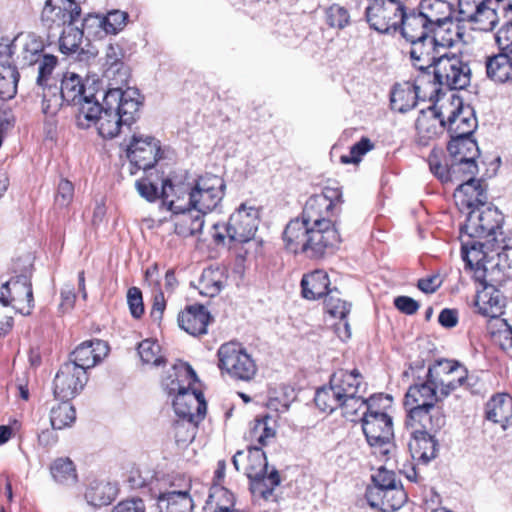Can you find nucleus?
I'll list each match as a JSON object with an SVG mask.
<instances>
[{"mask_svg": "<svg viewBox=\"0 0 512 512\" xmlns=\"http://www.w3.org/2000/svg\"><path fill=\"white\" fill-rule=\"evenodd\" d=\"M342 202L339 188L325 187L320 194L310 196L301 216L292 219L285 227V248L309 258H321L336 248L341 239L332 218L339 213L338 206Z\"/></svg>", "mask_w": 512, "mask_h": 512, "instance_id": "1", "label": "nucleus"}, {"mask_svg": "<svg viewBox=\"0 0 512 512\" xmlns=\"http://www.w3.org/2000/svg\"><path fill=\"white\" fill-rule=\"evenodd\" d=\"M102 102L97 98V110H92L91 119H84L87 123L80 128H89L92 124L97 126L101 137L112 139L116 137L121 128L131 126L139 113L142 100L138 89L127 87H110L101 93Z\"/></svg>", "mask_w": 512, "mask_h": 512, "instance_id": "2", "label": "nucleus"}, {"mask_svg": "<svg viewBox=\"0 0 512 512\" xmlns=\"http://www.w3.org/2000/svg\"><path fill=\"white\" fill-rule=\"evenodd\" d=\"M198 377L193 368L181 362L163 380L162 386L169 395H175L173 408L178 419L202 421L206 414V401L201 391L193 388Z\"/></svg>", "mask_w": 512, "mask_h": 512, "instance_id": "3", "label": "nucleus"}, {"mask_svg": "<svg viewBox=\"0 0 512 512\" xmlns=\"http://www.w3.org/2000/svg\"><path fill=\"white\" fill-rule=\"evenodd\" d=\"M441 388L432 383L427 376L425 382L411 386L406 395L404 405L408 410L406 425H421L428 429H442L446 418L435 403L442 400Z\"/></svg>", "mask_w": 512, "mask_h": 512, "instance_id": "4", "label": "nucleus"}, {"mask_svg": "<svg viewBox=\"0 0 512 512\" xmlns=\"http://www.w3.org/2000/svg\"><path fill=\"white\" fill-rule=\"evenodd\" d=\"M447 37L439 32L425 37V39L415 40L411 43L410 58L415 68L419 70L417 81L422 83L426 80L431 81L432 70L436 66V62L443 55L441 50H445L455 44L456 38L461 39L462 33L459 27L453 33L449 27L446 30Z\"/></svg>", "mask_w": 512, "mask_h": 512, "instance_id": "5", "label": "nucleus"}, {"mask_svg": "<svg viewBox=\"0 0 512 512\" xmlns=\"http://www.w3.org/2000/svg\"><path fill=\"white\" fill-rule=\"evenodd\" d=\"M431 72V81L426 80L427 85L431 87V95H439L440 87H447L450 90L464 89L471 81L468 63L456 54L449 55L444 52Z\"/></svg>", "mask_w": 512, "mask_h": 512, "instance_id": "6", "label": "nucleus"}, {"mask_svg": "<svg viewBox=\"0 0 512 512\" xmlns=\"http://www.w3.org/2000/svg\"><path fill=\"white\" fill-rule=\"evenodd\" d=\"M62 100L68 105L76 108L77 126H85L84 119H91V111L97 110V93L94 89L86 88L82 79L75 73H66L61 81L60 92L58 93Z\"/></svg>", "mask_w": 512, "mask_h": 512, "instance_id": "7", "label": "nucleus"}, {"mask_svg": "<svg viewBox=\"0 0 512 512\" xmlns=\"http://www.w3.org/2000/svg\"><path fill=\"white\" fill-rule=\"evenodd\" d=\"M502 223L503 215L496 207L486 204L472 209L461 227V241L487 238V245L496 240L498 232L501 233Z\"/></svg>", "mask_w": 512, "mask_h": 512, "instance_id": "8", "label": "nucleus"}, {"mask_svg": "<svg viewBox=\"0 0 512 512\" xmlns=\"http://www.w3.org/2000/svg\"><path fill=\"white\" fill-rule=\"evenodd\" d=\"M362 430L368 444L375 454L388 456L393 448V422L391 416L368 407V412H362Z\"/></svg>", "mask_w": 512, "mask_h": 512, "instance_id": "9", "label": "nucleus"}, {"mask_svg": "<svg viewBox=\"0 0 512 512\" xmlns=\"http://www.w3.org/2000/svg\"><path fill=\"white\" fill-rule=\"evenodd\" d=\"M442 99V117L446 120V128L450 137L472 136L477 128L474 109L464 105L462 98L451 93Z\"/></svg>", "mask_w": 512, "mask_h": 512, "instance_id": "10", "label": "nucleus"}, {"mask_svg": "<svg viewBox=\"0 0 512 512\" xmlns=\"http://www.w3.org/2000/svg\"><path fill=\"white\" fill-rule=\"evenodd\" d=\"M175 185L170 179H165L162 182L161 199L163 205L167 206V209L174 214H181V216L175 221L174 232L182 237L193 236L201 232L204 221L203 216L197 212L194 214V210L190 208L186 203L178 204L180 196H177V200L169 199L174 196Z\"/></svg>", "mask_w": 512, "mask_h": 512, "instance_id": "11", "label": "nucleus"}, {"mask_svg": "<svg viewBox=\"0 0 512 512\" xmlns=\"http://www.w3.org/2000/svg\"><path fill=\"white\" fill-rule=\"evenodd\" d=\"M404 12L400 0H374L365 8V17L372 29L388 33L399 29Z\"/></svg>", "mask_w": 512, "mask_h": 512, "instance_id": "12", "label": "nucleus"}, {"mask_svg": "<svg viewBox=\"0 0 512 512\" xmlns=\"http://www.w3.org/2000/svg\"><path fill=\"white\" fill-rule=\"evenodd\" d=\"M259 221V209L244 202L230 215L226 223V234L234 245L247 244L254 238Z\"/></svg>", "mask_w": 512, "mask_h": 512, "instance_id": "13", "label": "nucleus"}, {"mask_svg": "<svg viewBox=\"0 0 512 512\" xmlns=\"http://www.w3.org/2000/svg\"><path fill=\"white\" fill-rule=\"evenodd\" d=\"M31 268L32 265L29 263L21 274L5 282L0 291V294L5 292V298L9 301L7 304H3V306L13 304L16 312L24 316L30 315L34 308Z\"/></svg>", "mask_w": 512, "mask_h": 512, "instance_id": "14", "label": "nucleus"}, {"mask_svg": "<svg viewBox=\"0 0 512 512\" xmlns=\"http://www.w3.org/2000/svg\"><path fill=\"white\" fill-rule=\"evenodd\" d=\"M427 376L441 388V396L447 397L464 384L467 370L456 361L442 359L429 367Z\"/></svg>", "mask_w": 512, "mask_h": 512, "instance_id": "15", "label": "nucleus"}, {"mask_svg": "<svg viewBox=\"0 0 512 512\" xmlns=\"http://www.w3.org/2000/svg\"><path fill=\"white\" fill-rule=\"evenodd\" d=\"M126 154L136 168L151 169L160 158V142L149 135L133 134L127 145Z\"/></svg>", "mask_w": 512, "mask_h": 512, "instance_id": "16", "label": "nucleus"}, {"mask_svg": "<svg viewBox=\"0 0 512 512\" xmlns=\"http://www.w3.org/2000/svg\"><path fill=\"white\" fill-rule=\"evenodd\" d=\"M81 14L79 3L71 0H46L41 13L43 25L51 32L74 24Z\"/></svg>", "mask_w": 512, "mask_h": 512, "instance_id": "17", "label": "nucleus"}, {"mask_svg": "<svg viewBox=\"0 0 512 512\" xmlns=\"http://www.w3.org/2000/svg\"><path fill=\"white\" fill-rule=\"evenodd\" d=\"M87 380L84 370L65 362L54 378V395L62 400H70L84 388Z\"/></svg>", "mask_w": 512, "mask_h": 512, "instance_id": "18", "label": "nucleus"}, {"mask_svg": "<svg viewBox=\"0 0 512 512\" xmlns=\"http://www.w3.org/2000/svg\"><path fill=\"white\" fill-rule=\"evenodd\" d=\"M226 373L242 381H250L257 373L254 359L238 342L226 343Z\"/></svg>", "mask_w": 512, "mask_h": 512, "instance_id": "19", "label": "nucleus"}, {"mask_svg": "<svg viewBox=\"0 0 512 512\" xmlns=\"http://www.w3.org/2000/svg\"><path fill=\"white\" fill-rule=\"evenodd\" d=\"M407 427L412 429L413 438L409 443L412 457L423 464H427L436 458L439 446L436 433L441 429L423 428L420 424L415 426L407 425Z\"/></svg>", "mask_w": 512, "mask_h": 512, "instance_id": "20", "label": "nucleus"}, {"mask_svg": "<svg viewBox=\"0 0 512 512\" xmlns=\"http://www.w3.org/2000/svg\"><path fill=\"white\" fill-rule=\"evenodd\" d=\"M455 203L460 211L467 213L478 207H485L488 202L487 184L482 179L470 177L458 185L454 192Z\"/></svg>", "mask_w": 512, "mask_h": 512, "instance_id": "21", "label": "nucleus"}, {"mask_svg": "<svg viewBox=\"0 0 512 512\" xmlns=\"http://www.w3.org/2000/svg\"><path fill=\"white\" fill-rule=\"evenodd\" d=\"M184 194L188 195V202L186 204L192 208L194 212L202 216L216 208L221 200L219 191L212 186L205 187L201 182H198L191 190L187 189L184 185H175L174 195L180 196L181 198Z\"/></svg>", "mask_w": 512, "mask_h": 512, "instance_id": "22", "label": "nucleus"}, {"mask_svg": "<svg viewBox=\"0 0 512 512\" xmlns=\"http://www.w3.org/2000/svg\"><path fill=\"white\" fill-rule=\"evenodd\" d=\"M486 244L480 240H462L461 254L465 262L466 268L473 272L475 281L479 282L482 287L489 284L486 280V258L484 251Z\"/></svg>", "mask_w": 512, "mask_h": 512, "instance_id": "23", "label": "nucleus"}, {"mask_svg": "<svg viewBox=\"0 0 512 512\" xmlns=\"http://www.w3.org/2000/svg\"><path fill=\"white\" fill-rule=\"evenodd\" d=\"M124 50L121 45L109 44L105 51L104 76L110 81L111 87L127 85L130 72L129 67L123 62Z\"/></svg>", "mask_w": 512, "mask_h": 512, "instance_id": "24", "label": "nucleus"}, {"mask_svg": "<svg viewBox=\"0 0 512 512\" xmlns=\"http://www.w3.org/2000/svg\"><path fill=\"white\" fill-rule=\"evenodd\" d=\"M108 352L107 343L100 339L84 341L71 353L67 363L75 364L87 374V370L99 363Z\"/></svg>", "mask_w": 512, "mask_h": 512, "instance_id": "25", "label": "nucleus"}, {"mask_svg": "<svg viewBox=\"0 0 512 512\" xmlns=\"http://www.w3.org/2000/svg\"><path fill=\"white\" fill-rule=\"evenodd\" d=\"M365 496L371 507L378 508L383 512L396 511L407 501V494L402 485L383 490L367 488Z\"/></svg>", "mask_w": 512, "mask_h": 512, "instance_id": "26", "label": "nucleus"}, {"mask_svg": "<svg viewBox=\"0 0 512 512\" xmlns=\"http://www.w3.org/2000/svg\"><path fill=\"white\" fill-rule=\"evenodd\" d=\"M212 317L202 304L188 305L179 312L178 326L192 336H200L207 333V326Z\"/></svg>", "mask_w": 512, "mask_h": 512, "instance_id": "27", "label": "nucleus"}, {"mask_svg": "<svg viewBox=\"0 0 512 512\" xmlns=\"http://www.w3.org/2000/svg\"><path fill=\"white\" fill-rule=\"evenodd\" d=\"M237 471L249 478L259 477L268 472V463L265 453L259 447H250L246 452L238 451L232 458Z\"/></svg>", "mask_w": 512, "mask_h": 512, "instance_id": "28", "label": "nucleus"}, {"mask_svg": "<svg viewBox=\"0 0 512 512\" xmlns=\"http://www.w3.org/2000/svg\"><path fill=\"white\" fill-rule=\"evenodd\" d=\"M475 306L484 317L497 318L504 312L506 297L495 285L485 284L477 291Z\"/></svg>", "mask_w": 512, "mask_h": 512, "instance_id": "29", "label": "nucleus"}, {"mask_svg": "<svg viewBox=\"0 0 512 512\" xmlns=\"http://www.w3.org/2000/svg\"><path fill=\"white\" fill-rule=\"evenodd\" d=\"M419 11L433 30L442 34L445 24H452V5L445 0H422Z\"/></svg>", "mask_w": 512, "mask_h": 512, "instance_id": "30", "label": "nucleus"}, {"mask_svg": "<svg viewBox=\"0 0 512 512\" xmlns=\"http://www.w3.org/2000/svg\"><path fill=\"white\" fill-rule=\"evenodd\" d=\"M442 99L438 98L434 105L421 110L415 126L419 135L426 139L435 137L440 130L446 128V120L442 117Z\"/></svg>", "mask_w": 512, "mask_h": 512, "instance_id": "31", "label": "nucleus"}, {"mask_svg": "<svg viewBox=\"0 0 512 512\" xmlns=\"http://www.w3.org/2000/svg\"><path fill=\"white\" fill-rule=\"evenodd\" d=\"M190 483L185 482L181 490H167L157 499L159 512H192L194 503L189 493Z\"/></svg>", "mask_w": 512, "mask_h": 512, "instance_id": "32", "label": "nucleus"}, {"mask_svg": "<svg viewBox=\"0 0 512 512\" xmlns=\"http://www.w3.org/2000/svg\"><path fill=\"white\" fill-rule=\"evenodd\" d=\"M424 85H427V83H420L417 79L414 84L410 82L396 84L391 92V108L400 113L413 109L417 103L419 90Z\"/></svg>", "mask_w": 512, "mask_h": 512, "instance_id": "33", "label": "nucleus"}, {"mask_svg": "<svg viewBox=\"0 0 512 512\" xmlns=\"http://www.w3.org/2000/svg\"><path fill=\"white\" fill-rule=\"evenodd\" d=\"M399 29L402 36L409 42L425 39V37L435 34L432 26L429 25L420 11L410 13L405 11Z\"/></svg>", "mask_w": 512, "mask_h": 512, "instance_id": "34", "label": "nucleus"}, {"mask_svg": "<svg viewBox=\"0 0 512 512\" xmlns=\"http://www.w3.org/2000/svg\"><path fill=\"white\" fill-rule=\"evenodd\" d=\"M488 420L498 423L503 429L512 425V398L508 394L493 396L486 406Z\"/></svg>", "mask_w": 512, "mask_h": 512, "instance_id": "35", "label": "nucleus"}, {"mask_svg": "<svg viewBox=\"0 0 512 512\" xmlns=\"http://www.w3.org/2000/svg\"><path fill=\"white\" fill-rule=\"evenodd\" d=\"M330 378L342 394V398L354 396L361 391L365 392L363 377L357 369L352 371L338 370Z\"/></svg>", "mask_w": 512, "mask_h": 512, "instance_id": "36", "label": "nucleus"}, {"mask_svg": "<svg viewBox=\"0 0 512 512\" xmlns=\"http://www.w3.org/2000/svg\"><path fill=\"white\" fill-rule=\"evenodd\" d=\"M486 74L489 79L498 83H505L512 79L511 55L500 53L488 56L485 61Z\"/></svg>", "mask_w": 512, "mask_h": 512, "instance_id": "37", "label": "nucleus"}, {"mask_svg": "<svg viewBox=\"0 0 512 512\" xmlns=\"http://www.w3.org/2000/svg\"><path fill=\"white\" fill-rule=\"evenodd\" d=\"M329 285L328 274L323 270H315L303 276L301 280L302 295L308 300L319 299L328 294Z\"/></svg>", "mask_w": 512, "mask_h": 512, "instance_id": "38", "label": "nucleus"}, {"mask_svg": "<svg viewBox=\"0 0 512 512\" xmlns=\"http://www.w3.org/2000/svg\"><path fill=\"white\" fill-rule=\"evenodd\" d=\"M249 480L250 490L255 498L271 502L277 500L274 490L280 484V476L276 469Z\"/></svg>", "mask_w": 512, "mask_h": 512, "instance_id": "39", "label": "nucleus"}, {"mask_svg": "<svg viewBox=\"0 0 512 512\" xmlns=\"http://www.w3.org/2000/svg\"><path fill=\"white\" fill-rule=\"evenodd\" d=\"M83 34V30L74 26V24L62 28L59 38V49L61 53L66 55L77 54V57L82 60V55L86 54L84 49L80 47Z\"/></svg>", "mask_w": 512, "mask_h": 512, "instance_id": "40", "label": "nucleus"}, {"mask_svg": "<svg viewBox=\"0 0 512 512\" xmlns=\"http://www.w3.org/2000/svg\"><path fill=\"white\" fill-rule=\"evenodd\" d=\"M116 495L117 488L115 485L104 481L92 482L85 493L88 503L93 506L108 505L115 499Z\"/></svg>", "mask_w": 512, "mask_h": 512, "instance_id": "41", "label": "nucleus"}, {"mask_svg": "<svg viewBox=\"0 0 512 512\" xmlns=\"http://www.w3.org/2000/svg\"><path fill=\"white\" fill-rule=\"evenodd\" d=\"M341 395L330 378L328 386L321 387L316 391L314 401L321 411L331 413L339 408L343 399Z\"/></svg>", "mask_w": 512, "mask_h": 512, "instance_id": "42", "label": "nucleus"}, {"mask_svg": "<svg viewBox=\"0 0 512 512\" xmlns=\"http://www.w3.org/2000/svg\"><path fill=\"white\" fill-rule=\"evenodd\" d=\"M224 460L218 462V468L215 471L214 483L210 487L209 495L204 506L205 510L211 512H224V506L221 505V501L224 498Z\"/></svg>", "mask_w": 512, "mask_h": 512, "instance_id": "43", "label": "nucleus"}, {"mask_svg": "<svg viewBox=\"0 0 512 512\" xmlns=\"http://www.w3.org/2000/svg\"><path fill=\"white\" fill-rule=\"evenodd\" d=\"M75 420L76 410L69 400H63L50 409V423L53 429L71 427Z\"/></svg>", "mask_w": 512, "mask_h": 512, "instance_id": "44", "label": "nucleus"}, {"mask_svg": "<svg viewBox=\"0 0 512 512\" xmlns=\"http://www.w3.org/2000/svg\"><path fill=\"white\" fill-rule=\"evenodd\" d=\"M50 473L53 479L62 485H73L77 482L76 468L68 457L55 459L50 466Z\"/></svg>", "mask_w": 512, "mask_h": 512, "instance_id": "45", "label": "nucleus"}, {"mask_svg": "<svg viewBox=\"0 0 512 512\" xmlns=\"http://www.w3.org/2000/svg\"><path fill=\"white\" fill-rule=\"evenodd\" d=\"M447 149L453 159L468 157L471 160L479 155L477 142L472 139V136L451 137Z\"/></svg>", "mask_w": 512, "mask_h": 512, "instance_id": "46", "label": "nucleus"}, {"mask_svg": "<svg viewBox=\"0 0 512 512\" xmlns=\"http://www.w3.org/2000/svg\"><path fill=\"white\" fill-rule=\"evenodd\" d=\"M224 272L220 268H208L202 273L199 289L200 294L208 297L218 295L222 289Z\"/></svg>", "mask_w": 512, "mask_h": 512, "instance_id": "47", "label": "nucleus"}, {"mask_svg": "<svg viewBox=\"0 0 512 512\" xmlns=\"http://www.w3.org/2000/svg\"><path fill=\"white\" fill-rule=\"evenodd\" d=\"M374 400V397L365 399L363 395L356 394L354 396L343 398L339 408L345 418L350 421H355L354 417L357 416L361 410H363V412H368V407L373 409Z\"/></svg>", "mask_w": 512, "mask_h": 512, "instance_id": "48", "label": "nucleus"}, {"mask_svg": "<svg viewBox=\"0 0 512 512\" xmlns=\"http://www.w3.org/2000/svg\"><path fill=\"white\" fill-rule=\"evenodd\" d=\"M491 2H485L471 18L469 23L473 25V29L480 31H492L499 21L496 7L490 6Z\"/></svg>", "mask_w": 512, "mask_h": 512, "instance_id": "49", "label": "nucleus"}, {"mask_svg": "<svg viewBox=\"0 0 512 512\" xmlns=\"http://www.w3.org/2000/svg\"><path fill=\"white\" fill-rule=\"evenodd\" d=\"M19 73L15 66L2 65L0 67V99L9 100L17 92Z\"/></svg>", "mask_w": 512, "mask_h": 512, "instance_id": "50", "label": "nucleus"}, {"mask_svg": "<svg viewBox=\"0 0 512 512\" xmlns=\"http://www.w3.org/2000/svg\"><path fill=\"white\" fill-rule=\"evenodd\" d=\"M200 422L190 419H176L174 421V438L178 446H186L194 440Z\"/></svg>", "mask_w": 512, "mask_h": 512, "instance_id": "51", "label": "nucleus"}, {"mask_svg": "<svg viewBox=\"0 0 512 512\" xmlns=\"http://www.w3.org/2000/svg\"><path fill=\"white\" fill-rule=\"evenodd\" d=\"M273 421L270 415H265L262 418L256 419L251 434L255 437L261 446L267 445L272 439L275 438L276 431L270 422Z\"/></svg>", "mask_w": 512, "mask_h": 512, "instance_id": "52", "label": "nucleus"}, {"mask_svg": "<svg viewBox=\"0 0 512 512\" xmlns=\"http://www.w3.org/2000/svg\"><path fill=\"white\" fill-rule=\"evenodd\" d=\"M337 294V290L328 292L324 301L325 309L332 317L344 320L350 312L351 304L340 299Z\"/></svg>", "mask_w": 512, "mask_h": 512, "instance_id": "53", "label": "nucleus"}, {"mask_svg": "<svg viewBox=\"0 0 512 512\" xmlns=\"http://www.w3.org/2000/svg\"><path fill=\"white\" fill-rule=\"evenodd\" d=\"M42 94V112L46 116H54L59 111L64 102L58 94V88L53 85L41 87Z\"/></svg>", "mask_w": 512, "mask_h": 512, "instance_id": "54", "label": "nucleus"}, {"mask_svg": "<svg viewBox=\"0 0 512 512\" xmlns=\"http://www.w3.org/2000/svg\"><path fill=\"white\" fill-rule=\"evenodd\" d=\"M159 352L160 346L152 340H143L138 345V354L145 364L160 366L164 362V359L158 355Z\"/></svg>", "mask_w": 512, "mask_h": 512, "instance_id": "55", "label": "nucleus"}, {"mask_svg": "<svg viewBox=\"0 0 512 512\" xmlns=\"http://www.w3.org/2000/svg\"><path fill=\"white\" fill-rule=\"evenodd\" d=\"M430 171L443 183L450 182L456 179V166L453 162L448 165H443L436 154L429 156Z\"/></svg>", "mask_w": 512, "mask_h": 512, "instance_id": "56", "label": "nucleus"}, {"mask_svg": "<svg viewBox=\"0 0 512 512\" xmlns=\"http://www.w3.org/2000/svg\"><path fill=\"white\" fill-rule=\"evenodd\" d=\"M43 43L35 37H30L23 45L22 58L23 63L34 65L40 61L43 56Z\"/></svg>", "mask_w": 512, "mask_h": 512, "instance_id": "57", "label": "nucleus"}, {"mask_svg": "<svg viewBox=\"0 0 512 512\" xmlns=\"http://www.w3.org/2000/svg\"><path fill=\"white\" fill-rule=\"evenodd\" d=\"M104 18L105 34H117L124 29L128 19V14L120 10H112Z\"/></svg>", "mask_w": 512, "mask_h": 512, "instance_id": "58", "label": "nucleus"}, {"mask_svg": "<svg viewBox=\"0 0 512 512\" xmlns=\"http://www.w3.org/2000/svg\"><path fill=\"white\" fill-rule=\"evenodd\" d=\"M349 20L348 10L339 4H333L326 10V21L331 27L342 29L349 24Z\"/></svg>", "mask_w": 512, "mask_h": 512, "instance_id": "59", "label": "nucleus"}, {"mask_svg": "<svg viewBox=\"0 0 512 512\" xmlns=\"http://www.w3.org/2000/svg\"><path fill=\"white\" fill-rule=\"evenodd\" d=\"M36 64H38L37 85L49 86V77L57 65V58L51 54H44Z\"/></svg>", "mask_w": 512, "mask_h": 512, "instance_id": "60", "label": "nucleus"}, {"mask_svg": "<svg viewBox=\"0 0 512 512\" xmlns=\"http://www.w3.org/2000/svg\"><path fill=\"white\" fill-rule=\"evenodd\" d=\"M373 485L368 488H381L388 489L396 486H401L402 483L397 479L395 472L380 467L377 472L372 476Z\"/></svg>", "mask_w": 512, "mask_h": 512, "instance_id": "61", "label": "nucleus"}, {"mask_svg": "<svg viewBox=\"0 0 512 512\" xmlns=\"http://www.w3.org/2000/svg\"><path fill=\"white\" fill-rule=\"evenodd\" d=\"M374 147L373 143L369 138L363 137L360 141L355 143L350 148L349 155L341 156V162L345 164L354 163L357 164L361 161L363 155L372 150Z\"/></svg>", "mask_w": 512, "mask_h": 512, "instance_id": "62", "label": "nucleus"}, {"mask_svg": "<svg viewBox=\"0 0 512 512\" xmlns=\"http://www.w3.org/2000/svg\"><path fill=\"white\" fill-rule=\"evenodd\" d=\"M485 2L491 0H458V21L469 22Z\"/></svg>", "mask_w": 512, "mask_h": 512, "instance_id": "63", "label": "nucleus"}, {"mask_svg": "<svg viewBox=\"0 0 512 512\" xmlns=\"http://www.w3.org/2000/svg\"><path fill=\"white\" fill-rule=\"evenodd\" d=\"M495 43L500 51L512 53V23H504L494 34Z\"/></svg>", "mask_w": 512, "mask_h": 512, "instance_id": "64", "label": "nucleus"}]
</instances>
